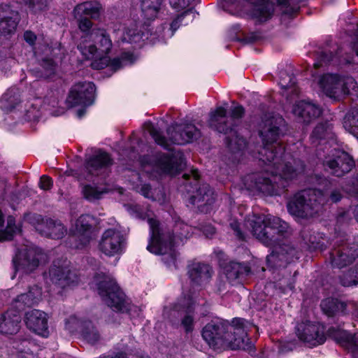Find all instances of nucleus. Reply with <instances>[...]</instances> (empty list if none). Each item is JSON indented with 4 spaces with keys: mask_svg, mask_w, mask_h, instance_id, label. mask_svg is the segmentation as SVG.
<instances>
[{
    "mask_svg": "<svg viewBox=\"0 0 358 358\" xmlns=\"http://www.w3.org/2000/svg\"><path fill=\"white\" fill-rule=\"evenodd\" d=\"M185 13H182V15L178 16V17L176 19H175L171 24V27L172 29H173L174 31L176 30L178 27V23L181 21L182 18L184 17V15H185Z\"/></svg>",
    "mask_w": 358,
    "mask_h": 358,
    "instance_id": "e2e57ef3",
    "label": "nucleus"
},
{
    "mask_svg": "<svg viewBox=\"0 0 358 358\" xmlns=\"http://www.w3.org/2000/svg\"><path fill=\"white\" fill-rule=\"evenodd\" d=\"M343 127L345 130L358 138V108L351 109L344 117Z\"/></svg>",
    "mask_w": 358,
    "mask_h": 358,
    "instance_id": "72a5a7b5",
    "label": "nucleus"
},
{
    "mask_svg": "<svg viewBox=\"0 0 358 358\" xmlns=\"http://www.w3.org/2000/svg\"><path fill=\"white\" fill-rule=\"evenodd\" d=\"M79 325V320L74 316L70 317L66 321V328L71 332L77 330Z\"/></svg>",
    "mask_w": 358,
    "mask_h": 358,
    "instance_id": "3c124183",
    "label": "nucleus"
},
{
    "mask_svg": "<svg viewBox=\"0 0 358 358\" xmlns=\"http://www.w3.org/2000/svg\"><path fill=\"white\" fill-rule=\"evenodd\" d=\"M17 231L15 218L9 216L7 218V225L5 229H0V241H9L12 239L13 234Z\"/></svg>",
    "mask_w": 358,
    "mask_h": 358,
    "instance_id": "a19ab883",
    "label": "nucleus"
},
{
    "mask_svg": "<svg viewBox=\"0 0 358 358\" xmlns=\"http://www.w3.org/2000/svg\"><path fill=\"white\" fill-rule=\"evenodd\" d=\"M24 321L30 330L43 336H48V317L44 312L30 310L26 313Z\"/></svg>",
    "mask_w": 358,
    "mask_h": 358,
    "instance_id": "412c9836",
    "label": "nucleus"
},
{
    "mask_svg": "<svg viewBox=\"0 0 358 358\" xmlns=\"http://www.w3.org/2000/svg\"><path fill=\"white\" fill-rule=\"evenodd\" d=\"M323 165L325 170L331 174L341 177L351 171L355 163L347 152L336 150L334 153L325 157Z\"/></svg>",
    "mask_w": 358,
    "mask_h": 358,
    "instance_id": "f8f14e48",
    "label": "nucleus"
},
{
    "mask_svg": "<svg viewBox=\"0 0 358 358\" xmlns=\"http://www.w3.org/2000/svg\"><path fill=\"white\" fill-rule=\"evenodd\" d=\"M244 227L260 242L273 250L268 256V262H289L296 257V250L289 244H280L283 238L289 234V225L280 218L271 215L249 214L245 218Z\"/></svg>",
    "mask_w": 358,
    "mask_h": 358,
    "instance_id": "f03ea898",
    "label": "nucleus"
},
{
    "mask_svg": "<svg viewBox=\"0 0 358 358\" xmlns=\"http://www.w3.org/2000/svg\"><path fill=\"white\" fill-rule=\"evenodd\" d=\"M28 7L34 13L45 11L48 9V0H29Z\"/></svg>",
    "mask_w": 358,
    "mask_h": 358,
    "instance_id": "c03bdc74",
    "label": "nucleus"
},
{
    "mask_svg": "<svg viewBox=\"0 0 358 358\" xmlns=\"http://www.w3.org/2000/svg\"><path fill=\"white\" fill-rule=\"evenodd\" d=\"M292 113L299 122L308 124L319 117L322 110L314 103L301 101L294 106Z\"/></svg>",
    "mask_w": 358,
    "mask_h": 358,
    "instance_id": "aec40b11",
    "label": "nucleus"
},
{
    "mask_svg": "<svg viewBox=\"0 0 358 358\" xmlns=\"http://www.w3.org/2000/svg\"><path fill=\"white\" fill-rule=\"evenodd\" d=\"M93 41L90 43L84 38L78 48L87 59L94 61L91 66L94 69H102L108 64L107 57L113 48V43L108 32L103 29H93L88 36Z\"/></svg>",
    "mask_w": 358,
    "mask_h": 358,
    "instance_id": "39448f33",
    "label": "nucleus"
},
{
    "mask_svg": "<svg viewBox=\"0 0 358 358\" xmlns=\"http://www.w3.org/2000/svg\"><path fill=\"white\" fill-rule=\"evenodd\" d=\"M329 198L332 202H338L342 198V194L339 189H334L331 191Z\"/></svg>",
    "mask_w": 358,
    "mask_h": 358,
    "instance_id": "052dcab7",
    "label": "nucleus"
},
{
    "mask_svg": "<svg viewBox=\"0 0 358 358\" xmlns=\"http://www.w3.org/2000/svg\"><path fill=\"white\" fill-rule=\"evenodd\" d=\"M353 49L355 51L356 55L358 56V41L354 44Z\"/></svg>",
    "mask_w": 358,
    "mask_h": 358,
    "instance_id": "69168bd1",
    "label": "nucleus"
},
{
    "mask_svg": "<svg viewBox=\"0 0 358 358\" xmlns=\"http://www.w3.org/2000/svg\"><path fill=\"white\" fill-rule=\"evenodd\" d=\"M204 232L206 233V236L213 235L215 233V228L211 226L206 227V229H204Z\"/></svg>",
    "mask_w": 358,
    "mask_h": 358,
    "instance_id": "0e129e2a",
    "label": "nucleus"
},
{
    "mask_svg": "<svg viewBox=\"0 0 358 358\" xmlns=\"http://www.w3.org/2000/svg\"><path fill=\"white\" fill-rule=\"evenodd\" d=\"M332 134V125L329 122L318 124L313 131L310 138L313 143H317L319 140L329 137Z\"/></svg>",
    "mask_w": 358,
    "mask_h": 358,
    "instance_id": "e433bc0d",
    "label": "nucleus"
},
{
    "mask_svg": "<svg viewBox=\"0 0 358 358\" xmlns=\"http://www.w3.org/2000/svg\"><path fill=\"white\" fill-rule=\"evenodd\" d=\"M49 275L52 283L62 289L76 284L78 280L77 274L69 268L66 260L55 262Z\"/></svg>",
    "mask_w": 358,
    "mask_h": 358,
    "instance_id": "4468645a",
    "label": "nucleus"
},
{
    "mask_svg": "<svg viewBox=\"0 0 358 358\" xmlns=\"http://www.w3.org/2000/svg\"><path fill=\"white\" fill-rule=\"evenodd\" d=\"M46 255L41 249L26 245L20 249L16 255V262L19 268L30 273L34 271L41 263L46 261Z\"/></svg>",
    "mask_w": 358,
    "mask_h": 358,
    "instance_id": "ddd939ff",
    "label": "nucleus"
},
{
    "mask_svg": "<svg viewBox=\"0 0 358 358\" xmlns=\"http://www.w3.org/2000/svg\"><path fill=\"white\" fill-rule=\"evenodd\" d=\"M161 0H143L141 10L143 16L147 20H154L159 10Z\"/></svg>",
    "mask_w": 358,
    "mask_h": 358,
    "instance_id": "f704fd0d",
    "label": "nucleus"
},
{
    "mask_svg": "<svg viewBox=\"0 0 358 358\" xmlns=\"http://www.w3.org/2000/svg\"><path fill=\"white\" fill-rule=\"evenodd\" d=\"M24 38L30 45H34L36 40V34L31 31H26L24 34Z\"/></svg>",
    "mask_w": 358,
    "mask_h": 358,
    "instance_id": "13d9d810",
    "label": "nucleus"
},
{
    "mask_svg": "<svg viewBox=\"0 0 358 358\" xmlns=\"http://www.w3.org/2000/svg\"><path fill=\"white\" fill-rule=\"evenodd\" d=\"M103 9L101 4L96 1H89L78 4L73 10L75 17H90L99 18Z\"/></svg>",
    "mask_w": 358,
    "mask_h": 358,
    "instance_id": "393cba45",
    "label": "nucleus"
},
{
    "mask_svg": "<svg viewBox=\"0 0 358 358\" xmlns=\"http://www.w3.org/2000/svg\"><path fill=\"white\" fill-rule=\"evenodd\" d=\"M324 327L320 323L306 321L298 324L296 335L300 341L313 347L324 343Z\"/></svg>",
    "mask_w": 358,
    "mask_h": 358,
    "instance_id": "9b49d317",
    "label": "nucleus"
},
{
    "mask_svg": "<svg viewBox=\"0 0 358 358\" xmlns=\"http://www.w3.org/2000/svg\"><path fill=\"white\" fill-rule=\"evenodd\" d=\"M243 113L244 109L241 106H235L231 110V115L229 116V119L230 122H232L234 123V127L236 124V121L243 117Z\"/></svg>",
    "mask_w": 358,
    "mask_h": 358,
    "instance_id": "de8ad7c7",
    "label": "nucleus"
},
{
    "mask_svg": "<svg viewBox=\"0 0 358 358\" xmlns=\"http://www.w3.org/2000/svg\"><path fill=\"white\" fill-rule=\"evenodd\" d=\"M249 271L250 268L247 265L236 262H229L223 268V272L230 282L246 275Z\"/></svg>",
    "mask_w": 358,
    "mask_h": 358,
    "instance_id": "c756f323",
    "label": "nucleus"
},
{
    "mask_svg": "<svg viewBox=\"0 0 358 358\" xmlns=\"http://www.w3.org/2000/svg\"><path fill=\"white\" fill-rule=\"evenodd\" d=\"M41 289L34 285L29 289L28 292L17 296L14 301V306L18 311L23 310L25 307L32 306L37 303L41 299Z\"/></svg>",
    "mask_w": 358,
    "mask_h": 358,
    "instance_id": "a878e982",
    "label": "nucleus"
},
{
    "mask_svg": "<svg viewBox=\"0 0 358 358\" xmlns=\"http://www.w3.org/2000/svg\"><path fill=\"white\" fill-rule=\"evenodd\" d=\"M273 11V4L268 0L263 1L260 4L254 7L252 16L259 22H264L271 17Z\"/></svg>",
    "mask_w": 358,
    "mask_h": 358,
    "instance_id": "2f4dec72",
    "label": "nucleus"
},
{
    "mask_svg": "<svg viewBox=\"0 0 358 358\" xmlns=\"http://www.w3.org/2000/svg\"><path fill=\"white\" fill-rule=\"evenodd\" d=\"M185 166L183 156L181 153H175L171 156L159 154L155 157L154 166L163 173L176 174Z\"/></svg>",
    "mask_w": 358,
    "mask_h": 358,
    "instance_id": "6ab92c4d",
    "label": "nucleus"
},
{
    "mask_svg": "<svg viewBox=\"0 0 358 358\" xmlns=\"http://www.w3.org/2000/svg\"><path fill=\"white\" fill-rule=\"evenodd\" d=\"M327 201V196L322 191L309 189L296 194L287 206L291 215L299 218L309 219L319 215Z\"/></svg>",
    "mask_w": 358,
    "mask_h": 358,
    "instance_id": "423d86ee",
    "label": "nucleus"
},
{
    "mask_svg": "<svg viewBox=\"0 0 358 358\" xmlns=\"http://www.w3.org/2000/svg\"><path fill=\"white\" fill-rule=\"evenodd\" d=\"M36 230L43 236L53 239H60L66 234V229L59 220L51 218L42 219L36 227Z\"/></svg>",
    "mask_w": 358,
    "mask_h": 358,
    "instance_id": "4be33fe9",
    "label": "nucleus"
},
{
    "mask_svg": "<svg viewBox=\"0 0 358 358\" xmlns=\"http://www.w3.org/2000/svg\"><path fill=\"white\" fill-rule=\"evenodd\" d=\"M358 257V244L342 243L334 248L330 253L333 266L342 268L351 263Z\"/></svg>",
    "mask_w": 358,
    "mask_h": 358,
    "instance_id": "dca6fc26",
    "label": "nucleus"
},
{
    "mask_svg": "<svg viewBox=\"0 0 358 358\" xmlns=\"http://www.w3.org/2000/svg\"><path fill=\"white\" fill-rule=\"evenodd\" d=\"M145 129L150 133L155 141L164 148H169L170 143L177 145H184L191 143L200 136V131L195 125L187 124H174L167 129L169 139L166 140L152 123L145 124Z\"/></svg>",
    "mask_w": 358,
    "mask_h": 358,
    "instance_id": "0eeeda50",
    "label": "nucleus"
},
{
    "mask_svg": "<svg viewBox=\"0 0 358 358\" xmlns=\"http://www.w3.org/2000/svg\"><path fill=\"white\" fill-rule=\"evenodd\" d=\"M209 126L220 133L225 134L231 133V137H227V143L232 152L243 150L246 147L245 140L240 137L234 131V123L227 116V109L222 106H217L210 113Z\"/></svg>",
    "mask_w": 358,
    "mask_h": 358,
    "instance_id": "6e6552de",
    "label": "nucleus"
},
{
    "mask_svg": "<svg viewBox=\"0 0 358 358\" xmlns=\"http://www.w3.org/2000/svg\"><path fill=\"white\" fill-rule=\"evenodd\" d=\"M280 116L265 115L259 125V135L263 147L259 152V160L267 164V172H270L272 178L262 175L250 176L254 185L251 187L267 194L275 193L278 188L285 187L284 180L294 178L304 170L303 162L292 159L284 153V148L278 142L282 134L280 127L283 124Z\"/></svg>",
    "mask_w": 358,
    "mask_h": 358,
    "instance_id": "f257e3e1",
    "label": "nucleus"
},
{
    "mask_svg": "<svg viewBox=\"0 0 358 358\" xmlns=\"http://www.w3.org/2000/svg\"><path fill=\"white\" fill-rule=\"evenodd\" d=\"M82 335L87 342L92 344H94L100 338L99 332L90 322L85 323L82 331Z\"/></svg>",
    "mask_w": 358,
    "mask_h": 358,
    "instance_id": "79ce46f5",
    "label": "nucleus"
},
{
    "mask_svg": "<svg viewBox=\"0 0 358 358\" xmlns=\"http://www.w3.org/2000/svg\"><path fill=\"white\" fill-rule=\"evenodd\" d=\"M343 307L344 305L343 303L334 299H326L321 303L322 311L328 316H333Z\"/></svg>",
    "mask_w": 358,
    "mask_h": 358,
    "instance_id": "58836bf2",
    "label": "nucleus"
},
{
    "mask_svg": "<svg viewBox=\"0 0 358 358\" xmlns=\"http://www.w3.org/2000/svg\"><path fill=\"white\" fill-rule=\"evenodd\" d=\"M182 177L186 180L192 177L193 179L196 181L199 178V174L196 170H192L190 174L185 173Z\"/></svg>",
    "mask_w": 358,
    "mask_h": 358,
    "instance_id": "680f3d73",
    "label": "nucleus"
},
{
    "mask_svg": "<svg viewBox=\"0 0 358 358\" xmlns=\"http://www.w3.org/2000/svg\"><path fill=\"white\" fill-rule=\"evenodd\" d=\"M192 300L189 297L188 299L185 298L181 303L176 305L175 306V309L177 311H179L181 308H183L185 309V310L187 312L181 320V325L186 333L191 332L194 329V316L192 315Z\"/></svg>",
    "mask_w": 358,
    "mask_h": 358,
    "instance_id": "7c9ffc66",
    "label": "nucleus"
},
{
    "mask_svg": "<svg viewBox=\"0 0 358 358\" xmlns=\"http://www.w3.org/2000/svg\"><path fill=\"white\" fill-rule=\"evenodd\" d=\"M279 84L285 91L283 94L288 96L289 93L297 94V87L295 86V79L292 75L287 74L285 71L280 73Z\"/></svg>",
    "mask_w": 358,
    "mask_h": 358,
    "instance_id": "c9c22d12",
    "label": "nucleus"
},
{
    "mask_svg": "<svg viewBox=\"0 0 358 358\" xmlns=\"http://www.w3.org/2000/svg\"><path fill=\"white\" fill-rule=\"evenodd\" d=\"M141 38L140 31L136 26L126 29L122 36V41L128 43L138 42Z\"/></svg>",
    "mask_w": 358,
    "mask_h": 358,
    "instance_id": "37998d69",
    "label": "nucleus"
},
{
    "mask_svg": "<svg viewBox=\"0 0 358 358\" xmlns=\"http://www.w3.org/2000/svg\"><path fill=\"white\" fill-rule=\"evenodd\" d=\"M354 267L343 272L339 276L341 284L344 287L356 286L358 285V278L356 276Z\"/></svg>",
    "mask_w": 358,
    "mask_h": 358,
    "instance_id": "ea45409f",
    "label": "nucleus"
},
{
    "mask_svg": "<svg viewBox=\"0 0 358 358\" xmlns=\"http://www.w3.org/2000/svg\"><path fill=\"white\" fill-rule=\"evenodd\" d=\"M189 277L196 285H203L209 282L213 275L212 268L207 264L194 263L189 266Z\"/></svg>",
    "mask_w": 358,
    "mask_h": 358,
    "instance_id": "b1692460",
    "label": "nucleus"
},
{
    "mask_svg": "<svg viewBox=\"0 0 358 358\" xmlns=\"http://www.w3.org/2000/svg\"><path fill=\"white\" fill-rule=\"evenodd\" d=\"M345 190L350 195L358 197V178L350 180L345 186Z\"/></svg>",
    "mask_w": 358,
    "mask_h": 358,
    "instance_id": "09e8293b",
    "label": "nucleus"
},
{
    "mask_svg": "<svg viewBox=\"0 0 358 358\" xmlns=\"http://www.w3.org/2000/svg\"><path fill=\"white\" fill-rule=\"evenodd\" d=\"M111 164V159L107 153L99 152L87 161L86 169L90 174L99 175L103 169Z\"/></svg>",
    "mask_w": 358,
    "mask_h": 358,
    "instance_id": "c85d7f7f",
    "label": "nucleus"
},
{
    "mask_svg": "<svg viewBox=\"0 0 358 358\" xmlns=\"http://www.w3.org/2000/svg\"><path fill=\"white\" fill-rule=\"evenodd\" d=\"M142 195L146 198L153 199L152 189L149 185H143L139 189Z\"/></svg>",
    "mask_w": 358,
    "mask_h": 358,
    "instance_id": "4d7b16f0",
    "label": "nucleus"
},
{
    "mask_svg": "<svg viewBox=\"0 0 358 358\" xmlns=\"http://www.w3.org/2000/svg\"><path fill=\"white\" fill-rule=\"evenodd\" d=\"M95 86L91 82H80L72 86L68 100L73 106H90L94 100Z\"/></svg>",
    "mask_w": 358,
    "mask_h": 358,
    "instance_id": "f3484780",
    "label": "nucleus"
},
{
    "mask_svg": "<svg viewBox=\"0 0 358 358\" xmlns=\"http://www.w3.org/2000/svg\"><path fill=\"white\" fill-rule=\"evenodd\" d=\"M191 0H169L171 6L176 9H184L190 4Z\"/></svg>",
    "mask_w": 358,
    "mask_h": 358,
    "instance_id": "864d4df0",
    "label": "nucleus"
},
{
    "mask_svg": "<svg viewBox=\"0 0 358 358\" xmlns=\"http://www.w3.org/2000/svg\"><path fill=\"white\" fill-rule=\"evenodd\" d=\"M201 334L203 340L214 350H250L252 348L243 319H234L231 324L210 322L203 328Z\"/></svg>",
    "mask_w": 358,
    "mask_h": 358,
    "instance_id": "7ed1b4c3",
    "label": "nucleus"
},
{
    "mask_svg": "<svg viewBox=\"0 0 358 358\" xmlns=\"http://www.w3.org/2000/svg\"><path fill=\"white\" fill-rule=\"evenodd\" d=\"M353 267H354V269H355V273L357 274V275H356V276L357 277V278H358V264H356V265H355V266H353Z\"/></svg>",
    "mask_w": 358,
    "mask_h": 358,
    "instance_id": "774afa93",
    "label": "nucleus"
},
{
    "mask_svg": "<svg viewBox=\"0 0 358 358\" xmlns=\"http://www.w3.org/2000/svg\"><path fill=\"white\" fill-rule=\"evenodd\" d=\"M125 244V238L120 231L108 229L103 231L99 244L100 251L112 257L120 253Z\"/></svg>",
    "mask_w": 358,
    "mask_h": 358,
    "instance_id": "2eb2a0df",
    "label": "nucleus"
},
{
    "mask_svg": "<svg viewBox=\"0 0 358 358\" xmlns=\"http://www.w3.org/2000/svg\"><path fill=\"white\" fill-rule=\"evenodd\" d=\"M76 18L79 20V28L81 31H87L91 29L92 23L87 17H83Z\"/></svg>",
    "mask_w": 358,
    "mask_h": 358,
    "instance_id": "603ef678",
    "label": "nucleus"
},
{
    "mask_svg": "<svg viewBox=\"0 0 358 358\" xmlns=\"http://www.w3.org/2000/svg\"><path fill=\"white\" fill-rule=\"evenodd\" d=\"M278 3L281 7L282 11L285 14H292L296 11L294 7V0H278Z\"/></svg>",
    "mask_w": 358,
    "mask_h": 358,
    "instance_id": "49530a36",
    "label": "nucleus"
},
{
    "mask_svg": "<svg viewBox=\"0 0 358 358\" xmlns=\"http://www.w3.org/2000/svg\"><path fill=\"white\" fill-rule=\"evenodd\" d=\"M17 14L0 18V34L8 35L14 33L18 24Z\"/></svg>",
    "mask_w": 358,
    "mask_h": 358,
    "instance_id": "4c0bfd02",
    "label": "nucleus"
},
{
    "mask_svg": "<svg viewBox=\"0 0 358 358\" xmlns=\"http://www.w3.org/2000/svg\"><path fill=\"white\" fill-rule=\"evenodd\" d=\"M319 84L324 93L329 97L339 99L343 95L357 92V84L352 77L340 78L337 75L326 74Z\"/></svg>",
    "mask_w": 358,
    "mask_h": 358,
    "instance_id": "9d476101",
    "label": "nucleus"
},
{
    "mask_svg": "<svg viewBox=\"0 0 358 358\" xmlns=\"http://www.w3.org/2000/svg\"><path fill=\"white\" fill-rule=\"evenodd\" d=\"M229 226L231 229L234 231L236 237L240 240H244L245 238V232L241 229L240 224L236 220H231Z\"/></svg>",
    "mask_w": 358,
    "mask_h": 358,
    "instance_id": "8fccbe9b",
    "label": "nucleus"
},
{
    "mask_svg": "<svg viewBox=\"0 0 358 358\" xmlns=\"http://www.w3.org/2000/svg\"><path fill=\"white\" fill-rule=\"evenodd\" d=\"M93 218L89 215L80 216L76 221L71 239L76 242V248H83L92 239V224Z\"/></svg>",
    "mask_w": 358,
    "mask_h": 358,
    "instance_id": "a211bd4d",
    "label": "nucleus"
},
{
    "mask_svg": "<svg viewBox=\"0 0 358 358\" xmlns=\"http://www.w3.org/2000/svg\"><path fill=\"white\" fill-rule=\"evenodd\" d=\"M81 192L85 199L93 202L101 199L106 190L105 188L95 185L83 184L81 185Z\"/></svg>",
    "mask_w": 358,
    "mask_h": 358,
    "instance_id": "473e14b6",
    "label": "nucleus"
},
{
    "mask_svg": "<svg viewBox=\"0 0 358 358\" xmlns=\"http://www.w3.org/2000/svg\"><path fill=\"white\" fill-rule=\"evenodd\" d=\"M52 186V179L47 176H43L39 181V187L41 189L43 190H48Z\"/></svg>",
    "mask_w": 358,
    "mask_h": 358,
    "instance_id": "5fc2aeb1",
    "label": "nucleus"
},
{
    "mask_svg": "<svg viewBox=\"0 0 358 358\" xmlns=\"http://www.w3.org/2000/svg\"><path fill=\"white\" fill-rule=\"evenodd\" d=\"M42 66L44 69V76L50 77L55 74L56 65L52 59H44L42 62Z\"/></svg>",
    "mask_w": 358,
    "mask_h": 358,
    "instance_id": "a18cd8bd",
    "label": "nucleus"
},
{
    "mask_svg": "<svg viewBox=\"0 0 358 358\" xmlns=\"http://www.w3.org/2000/svg\"><path fill=\"white\" fill-rule=\"evenodd\" d=\"M132 55L129 53H125L122 55V58H116L111 61V65L115 69H119L122 66V63L126 59L129 60Z\"/></svg>",
    "mask_w": 358,
    "mask_h": 358,
    "instance_id": "6e6d98bb",
    "label": "nucleus"
},
{
    "mask_svg": "<svg viewBox=\"0 0 358 358\" xmlns=\"http://www.w3.org/2000/svg\"><path fill=\"white\" fill-rule=\"evenodd\" d=\"M20 316L13 311H8L0 317V332L13 334L18 331Z\"/></svg>",
    "mask_w": 358,
    "mask_h": 358,
    "instance_id": "cd10ccee",
    "label": "nucleus"
},
{
    "mask_svg": "<svg viewBox=\"0 0 358 358\" xmlns=\"http://www.w3.org/2000/svg\"><path fill=\"white\" fill-rule=\"evenodd\" d=\"M328 334L344 348L352 353L358 352V332L352 336L346 331L331 327L328 330Z\"/></svg>",
    "mask_w": 358,
    "mask_h": 358,
    "instance_id": "5701e85b",
    "label": "nucleus"
},
{
    "mask_svg": "<svg viewBox=\"0 0 358 358\" xmlns=\"http://www.w3.org/2000/svg\"><path fill=\"white\" fill-rule=\"evenodd\" d=\"M94 282L99 294L108 306L116 311L128 310L124 293L111 277L98 274L94 277Z\"/></svg>",
    "mask_w": 358,
    "mask_h": 358,
    "instance_id": "1a4fd4ad",
    "label": "nucleus"
},
{
    "mask_svg": "<svg viewBox=\"0 0 358 358\" xmlns=\"http://www.w3.org/2000/svg\"><path fill=\"white\" fill-rule=\"evenodd\" d=\"M354 214L356 219L358 220V206H357L354 210Z\"/></svg>",
    "mask_w": 358,
    "mask_h": 358,
    "instance_id": "338daca9",
    "label": "nucleus"
},
{
    "mask_svg": "<svg viewBox=\"0 0 358 358\" xmlns=\"http://www.w3.org/2000/svg\"><path fill=\"white\" fill-rule=\"evenodd\" d=\"M215 200V194L210 185L201 184L191 197V202L198 208L210 205Z\"/></svg>",
    "mask_w": 358,
    "mask_h": 358,
    "instance_id": "bb28decb",
    "label": "nucleus"
},
{
    "mask_svg": "<svg viewBox=\"0 0 358 358\" xmlns=\"http://www.w3.org/2000/svg\"><path fill=\"white\" fill-rule=\"evenodd\" d=\"M332 57H333V55L331 53L329 55H328L327 53L322 54V55L321 56V62H317L315 63L314 67L317 69V68H319L320 66H322V62L324 63H327L332 59Z\"/></svg>",
    "mask_w": 358,
    "mask_h": 358,
    "instance_id": "bf43d9fd",
    "label": "nucleus"
},
{
    "mask_svg": "<svg viewBox=\"0 0 358 358\" xmlns=\"http://www.w3.org/2000/svg\"><path fill=\"white\" fill-rule=\"evenodd\" d=\"M148 222L152 236L147 249L156 255L171 252L173 247L182 243L192 232L191 227L182 222H176L171 230L161 229L159 222L154 218L148 219Z\"/></svg>",
    "mask_w": 358,
    "mask_h": 358,
    "instance_id": "20e7f679",
    "label": "nucleus"
}]
</instances>
